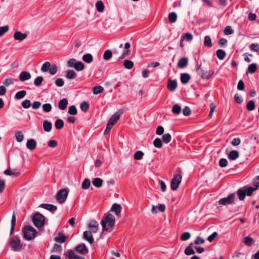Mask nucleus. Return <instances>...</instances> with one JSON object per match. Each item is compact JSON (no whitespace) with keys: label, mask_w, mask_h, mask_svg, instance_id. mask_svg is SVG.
I'll return each mask as SVG.
<instances>
[{"label":"nucleus","mask_w":259,"mask_h":259,"mask_svg":"<svg viewBox=\"0 0 259 259\" xmlns=\"http://www.w3.org/2000/svg\"><path fill=\"white\" fill-rule=\"evenodd\" d=\"M103 231H110L115 224V218L110 213L105 214L101 222Z\"/></svg>","instance_id":"obj_1"},{"label":"nucleus","mask_w":259,"mask_h":259,"mask_svg":"<svg viewBox=\"0 0 259 259\" xmlns=\"http://www.w3.org/2000/svg\"><path fill=\"white\" fill-rule=\"evenodd\" d=\"M24 238L26 240L33 239L37 234L36 230L30 226H25L22 230Z\"/></svg>","instance_id":"obj_2"},{"label":"nucleus","mask_w":259,"mask_h":259,"mask_svg":"<svg viewBox=\"0 0 259 259\" xmlns=\"http://www.w3.org/2000/svg\"><path fill=\"white\" fill-rule=\"evenodd\" d=\"M67 66L73 67L76 70L80 71L84 68V64L81 61H77L75 59H70L67 62Z\"/></svg>","instance_id":"obj_3"},{"label":"nucleus","mask_w":259,"mask_h":259,"mask_svg":"<svg viewBox=\"0 0 259 259\" xmlns=\"http://www.w3.org/2000/svg\"><path fill=\"white\" fill-rule=\"evenodd\" d=\"M32 221L34 225L37 228H41L44 226L45 224V217L40 213H35L32 218Z\"/></svg>","instance_id":"obj_4"},{"label":"nucleus","mask_w":259,"mask_h":259,"mask_svg":"<svg viewBox=\"0 0 259 259\" xmlns=\"http://www.w3.org/2000/svg\"><path fill=\"white\" fill-rule=\"evenodd\" d=\"M10 246L12 250L14 251H19L22 248L20 240L17 236H14L12 237L10 242Z\"/></svg>","instance_id":"obj_5"},{"label":"nucleus","mask_w":259,"mask_h":259,"mask_svg":"<svg viewBox=\"0 0 259 259\" xmlns=\"http://www.w3.org/2000/svg\"><path fill=\"white\" fill-rule=\"evenodd\" d=\"M196 72L201 78L207 79H208L213 74L212 72L207 70L198 65H197Z\"/></svg>","instance_id":"obj_6"},{"label":"nucleus","mask_w":259,"mask_h":259,"mask_svg":"<svg viewBox=\"0 0 259 259\" xmlns=\"http://www.w3.org/2000/svg\"><path fill=\"white\" fill-rule=\"evenodd\" d=\"M68 191L66 189H62L59 190L56 196L57 201L59 203H64L67 197Z\"/></svg>","instance_id":"obj_7"},{"label":"nucleus","mask_w":259,"mask_h":259,"mask_svg":"<svg viewBox=\"0 0 259 259\" xmlns=\"http://www.w3.org/2000/svg\"><path fill=\"white\" fill-rule=\"evenodd\" d=\"M235 197V196L234 193H230L227 197L220 199L218 201V203L222 205L232 204L234 203Z\"/></svg>","instance_id":"obj_8"},{"label":"nucleus","mask_w":259,"mask_h":259,"mask_svg":"<svg viewBox=\"0 0 259 259\" xmlns=\"http://www.w3.org/2000/svg\"><path fill=\"white\" fill-rule=\"evenodd\" d=\"M182 181V176L180 174L174 176L171 181V188L172 190H176Z\"/></svg>","instance_id":"obj_9"},{"label":"nucleus","mask_w":259,"mask_h":259,"mask_svg":"<svg viewBox=\"0 0 259 259\" xmlns=\"http://www.w3.org/2000/svg\"><path fill=\"white\" fill-rule=\"evenodd\" d=\"M131 45L129 42H126L124 44L123 50L121 56L119 57V60H122L125 58H127L131 53L130 50Z\"/></svg>","instance_id":"obj_10"},{"label":"nucleus","mask_w":259,"mask_h":259,"mask_svg":"<svg viewBox=\"0 0 259 259\" xmlns=\"http://www.w3.org/2000/svg\"><path fill=\"white\" fill-rule=\"evenodd\" d=\"M83 236L84 239L87 240L90 244L94 242V239L93 237L92 233L91 231H86L83 232Z\"/></svg>","instance_id":"obj_11"},{"label":"nucleus","mask_w":259,"mask_h":259,"mask_svg":"<svg viewBox=\"0 0 259 259\" xmlns=\"http://www.w3.org/2000/svg\"><path fill=\"white\" fill-rule=\"evenodd\" d=\"M157 208H158L159 211L161 212H164L165 210V206L163 204H159L158 207L157 206H155L154 205H152L151 212L153 214H156L157 213Z\"/></svg>","instance_id":"obj_12"},{"label":"nucleus","mask_w":259,"mask_h":259,"mask_svg":"<svg viewBox=\"0 0 259 259\" xmlns=\"http://www.w3.org/2000/svg\"><path fill=\"white\" fill-rule=\"evenodd\" d=\"M177 82L176 80L169 79L167 82V88L171 91H174L177 88Z\"/></svg>","instance_id":"obj_13"},{"label":"nucleus","mask_w":259,"mask_h":259,"mask_svg":"<svg viewBox=\"0 0 259 259\" xmlns=\"http://www.w3.org/2000/svg\"><path fill=\"white\" fill-rule=\"evenodd\" d=\"M31 78V74L27 71H22L19 75V79L21 81H25Z\"/></svg>","instance_id":"obj_14"},{"label":"nucleus","mask_w":259,"mask_h":259,"mask_svg":"<svg viewBox=\"0 0 259 259\" xmlns=\"http://www.w3.org/2000/svg\"><path fill=\"white\" fill-rule=\"evenodd\" d=\"M26 33H23L20 31H16L14 34V38L16 40L22 41L27 37Z\"/></svg>","instance_id":"obj_15"},{"label":"nucleus","mask_w":259,"mask_h":259,"mask_svg":"<svg viewBox=\"0 0 259 259\" xmlns=\"http://www.w3.org/2000/svg\"><path fill=\"white\" fill-rule=\"evenodd\" d=\"M75 250L76 251L81 254H85L88 252V249L84 244H81L77 245L75 248Z\"/></svg>","instance_id":"obj_16"},{"label":"nucleus","mask_w":259,"mask_h":259,"mask_svg":"<svg viewBox=\"0 0 259 259\" xmlns=\"http://www.w3.org/2000/svg\"><path fill=\"white\" fill-rule=\"evenodd\" d=\"M16 214L14 212H13L11 222V229H10V235H11L13 234L14 230H15V227L16 225Z\"/></svg>","instance_id":"obj_17"},{"label":"nucleus","mask_w":259,"mask_h":259,"mask_svg":"<svg viewBox=\"0 0 259 259\" xmlns=\"http://www.w3.org/2000/svg\"><path fill=\"white\" fill-rule=\"evenodd\" d=\"M188 63V60L187 58H181L178 63V67L180 68H183L185 67Z\"/></svg>","instance_id":"obj_18"},{"label":"nucleus","mask_w":259,"mask_h":259,"mask_svg":"<svg viewBox=\"0 0 259 259\" xmlns=\"http://www.w3.org/2000/svg\"><path fill=\"white\" fill-rule=\"evenodd\" d=\"M40 207L50 211H55L57 209L56 206L51 204L42 203L40 205Z\"/></svg>","instance_id":"obj_19"},{"label":"nucleus","mask_w":259,"mask_h":259,"mask_svg":"<svg viewBox=\"0 0 259 259\" xmlns=\"http://www.w3.org/2000/svg\"><path fill=\"white\" fill-rule=\"evenodd\" d=\"M26 147L28 149L33 150L36 147V142L33 139H29L27 142Z\"/></svg>","instance_id":"obj_20"},{"label":"nucleus","mask_w":259,"mask_h":259,"mask_svg":"<svg viewBox=\"0 0 259 259\" xmlns=\"http://www.w3.org/2000/svg\"><path fill=\"white\" fill-rule=\"evenodd\" d=\"M239 152L237 150H232L228 154V158L231 160H235L239 157Z\"/></svg>","instance_id":"obj_21"},{"label":"nucleus","mask_w":259,"mask_h":259,"mask_svg":"<svg viewBox=\"0 0 259 259\" xmlns=\"http://www.w3.org/2000/svg\"><path fill=\"white\" fill-rule=\"evenodd\" d=\"M67 238V237L64 236V235L63 233L59 232L58 234V236L55 237V240L57 242H58L59 243H62L66 241Z\"/></svg>","instance_id":"obj_22"},{"label":"nucleus","mask_w":259,"mask_h":259,"mask_svg":"<svg viewBox=\"0 0 259 259\" xmlns=\"http://www.w3.org/2000/svg\"><path fill=\"white\" fill-rule=\"evenodd\" d=\"M180 79L183 84H186L190 80L191 76L188 73H183L181 74Z\"/></svg>","instance_id":"obj_23"},{"label":"nucleus","mask_w":259,"mask_h":259,"mask_svg":"<svg viewBox=\"0 0 259 259\" xmlns=\"http://www.w3.org/2000/svg\"><path fill=\"white\" fill-rule=\"evenodd\" d=\"M121 206L117 203H114L111 208V211L115 212L116 215L119 216L121 212Z\"/></svg>","instance_id":"obj_24"},{"label":"nucleus","mask_w":259,"mask_h":259,"mask_svg":"<svg viewBox=\"0 0 259 259\" xmlns=\"http://www.w3.org/2000/svg\"><path fill=\"white\" fill-rule=\"evenodd\" d=\"M98 227V224L97 222L95 221H91L88 224V227L92 229V231L94 233H95L97 231Z\"/></svg>","instance_id":"obj_25"},{"label":"nucleus","mask_w":259,"mask_h":259,"mask_svg":"<svg viewBox=\"0 0 259 259\" xmlns=\"http://www.w3.org/2000/svg\"><path fill=\"white\" fill-rule=\"evenodd\" d=\"M82 59L84 62L90 64L93 61V57L91 54L87 53L83 55Z\"/></svg>","instance_id":"obj_26"},{"label":"nucleus","mask_w":259,"mask_h":259,"mask_svg":"<svg viewBox=\"0 0 259 259\" xmlns=\"http://www.w3.org/2000/svg\"><path fill=\"white\" fill-rule=\"evenodd\" d=\"M68 103V100L66 98L61 100L58 103L59 109L61 110L65 109L67 106Z\"/></svg>","instance_id":"obj_27"},{"label":"nucleus","mask_w":259,"mask_h":259,"mask_svg":"<svg viewBox=\"0 0 259 259\" xmlns=\"http://www.w3.org/2000/svg\"><path fill=\"white\" fill-rule=\"evenodd\" d=\"M237 194L238 196V199L241 201L244 200L245 197V196L246 195V194L243 188L242 189H239L237 191Z\"/></svg>","instance_id":"obj_28"},{"label":"nucleus","mask_w":259,"mask_h":259,"mask_svg":"<svg viewBox=\"0 0 259 259\" xmlns=\"http://www.w3.org/2000/svg\"><path fill=\"white\" fill-rule=\"evenodd\" d=\"M52 124L51 122L45 120L43 122V128L46 132H49L51 131Z\"/></svg>","instance_id":"obj_29"},{"label":"nucleus","mask_w":259,"mask_h":259,"mask_svg":"<svg viewBox=\"0 0 259 259\" xmlns=\"http://www.w3.org/2000/svg\"><path fill=\"white\" fill-rule=\"evenodd\" d=\"M76 73L73 70H69L66 72V77L67 79H72L76 77Z\"/></svg>","instance_id":"obj_30"},{"label":"nucleus","mask_w":259,"mask_h":259,"mask_svg":"<svg viewBox=\"0 0 259 259\" xmlns=\"http://www.w3.org/2000/svg\"><path fill=\"white\" fill-rule=\"evenodd\" d=\"M168 20L170 23H174L176 22L177 15L175 12H171L168 14Z\"/></svg>","instance_id":"obj_31"},{"label":"nucleus","mask_w":259,"mask_h":259,"mask_svg":"<svg viewBox=\"0 0 259 259\" xmlns=\"http://www.w3.org/2000/svg\"><path fill=\"white\" fill-rule=\"evenodd\" d=\"M123 65L126 69H131L134 66V63L131 60H125L123 61Z\"/></svg>","instance_id":"obj_32"},{"label":"nucleus","mask_w":259,"mask_h":259,"mask_svg":"<svg viewBox=\"0 0 259 259\" xmlns=\"http://www.w3.org/2000/svg\"><path fill=\"white\" fill-rule=\"evenodd\" d=\"M257 70V66L255 63H252L250 64L247 68L246 73L248 72L250 73H254Z\"/></svg>","instance_id":"obj_33"},{"label":"nucleus","mask_w":259,"mask_h":259,"mask_svg":"<svg viewBox=\"0 0 259 259\" xmlns=\"http://www.w3.org/2000/svg\"><path fill=\"white\" fill-rule=\"evenodd\" d=\"M93 184L97 188H100L103 184V180L99 178L94 179L93 181Z\"/></svg>","instance_id":"obj_34"},{"label":"nucleus","mask_w":259,"mask_h":259,"mask_svg":"<svg viewBox=\"0 0 259 259\" xmlns=\"http://www.w3.org/2000/svg\"><path fill=\"white\" fill-rule=\"evenodd\" d=\"M171 111L174 114H179L182 111V109L179 105L175 104L172 108Z\"/></svg>","instance_id":"obj_35"},{"label":"nucleus","mask_w":259,"mask_h":259,"mask_svg":"<svg viewBox=\"0 0 259 259\" xmlns=\"http://www.w3.org/2000/svg\"><path fill=\"white\" fill-rule=\"evenodd\" d=\"M96 7L99 12H102L104 9V5L102 1H98L96 3Z\"/></svg>","instance_id":"obj_36"},{"label":"nucleus","mask_w":259,"mask_h":259,"mask_svg":"<svg viewBox=\"0 0 259 259\" xmlns=\"http://www.w3.org/2000/svg\"><path fill=\"white\" fill-rule=\"evenodd\" d=\"M243 188L245 191L246 195L248 196L252 195L253 192L255 191V190L252 187L244 186Z\"/></svg>","instance_id":"obj_37"},{"label":"nucleus","mask_w":259,"mask_h":259,"mask_svg":"<svg viewBox=\"0 0 259 259\" xmlns=\"http://www.w3.org/2000/svg\"><path fill=\"white\" fill-rule=\"evenodd\" d=\"M55 127L58 130L62 128L64 126V122L62 119H57L55 123Z\"/></svg>","instance_id":"obj_38"},{"label":"nucleus","mask_w":259,"mask_h":259,"mask_svg":"<svg viewBox=\"0 0 259 259\" xmlns=\"http://www.w3.org/2000/svg\"><path fill=\"white\" fill-rule=\"evenodd\" d=\"M16 80L13 78H6L4 79L3 83L6 86L13 85Z\"/></svg>","instance_id":"obj_39"},{"label":"nucleus","mask_w":259,"mask_h":259,"mask_svg":"<svg viewBox=\"0 0 259 259\" xmlns=\"http://www.w3.org/2000/svg\"><path fill=\"white\" fill-rule=\"evenodd\" d=\"M218 58L220 60H223L226 56V52L222 49L218 50L216 52Z\"/></svg>","instance_id":"obj_40"},{"label":"nucleus","mask_w":259,"mask_h":259,"mask_svg":"<svg viewBox=\"0 0 259 259\" xmlns=\"http://www.w3.org/2000/svg\"><path fill=\"white\" fill-rule=\"evenodd\" d=\"M144 154L142 151H137L134 154V158L136 160H141L143 158Z\"/></svg>","instance_id":"obj_41"},{"label":"nucleus","mask_w":259,"mask_h":259,"mask_svg":"<svg viewBox=\"0 0 259 259\" xmlns=\"http://www.w3.org/2000/svg\"><path fill=\"white\" fill-rule=\"evenodd\" d=\"M93 92L94 94H98L102 93L104 91V88L103 87L98 85L94 87L92 89Z\"/></svg>","instance_id":"obj_42"},{"label":"nucleus","mask_w":259,"mask_h":259,"mask_svg":"<svg viewBox=\"0 0 259 259\" xmlns=\"http://www.w3.org/2000/svg\"><path fill=\"white\" fill-rule=\"evenodd\" d=\"M204 45L205 47H207L209 48L211 47L212 46V43H211V39L210 37V36L207 35L205 36L204 39Z\"/></svg>","instance_id":"obj_43"},{"label":"nucleus","mask_w":259,"mask_h":259,"mask_svg":"<svg viewBox=\"0 0 259 259\" xmlns=\"http://www.w3.org/2000/svg\"><path fill=\"white\" fill-rule=\"evenodd\" d=\"M51 66V63L49 62H45L41 67V70L42 72H47L49 71Z\"/></svg>","instance_id":"obj_44"},{"label":"nucleus","mask_w":259,"mask_h":259,"mask_svg":"<svg viewBox=\"0 0 259 259\" xmlns=\"http://www.w3.org/2000/svg\"><path fill=\"white\" fill-rule=\"evenodd\" d=\"M44 80V78L42 76H37L34 80V84L36 87H39L42 84Z\"/></svg>","instance_id":"obj_45"},{"label":"nucleus","mask_w":259,"mask_h":259,"mask_svg":"<svg viewBox=\"0 0 259 259\" xmlns=\"http://www.w3.org/2000/svg\"><path fill=\"white\" fill-rule=\"evenodd\" d=\"M26 95V92L24 90L18 92L15 95V98L17 99H21Z\"/></svg>","instance_id":"obj_46"},{"label":"nucleus","mask_w":259,"mask_h":259,"mask_svg":"<svg viewBox=\"0 0 259 259\" xmlns=\"http://www.w3.org/2000/svg\"><path fill=\"white\" fill-rule=\"evenodd\" d=\"M68 113L69 114L71 115H76L77 113V111L76 107L74 105L70 106L68 108Z\"/></svg>","instance_id":"obj_47"},{"label":"nucleus","mask_w":259,"mask_h":259,"mask_svg":"<svg viewBox=\"0 0 259 259\" xmlns=\"http://www.w3.org/2000/svg\"><path fill=\"white\" fill-rule=\"evenodd\" d=\"M120 113H115L111 117L109 120L112 121L113 123L115 124L117 121V120L120 118Z\"/></svg>","instance_id":"obj_48"},{"label":"nucleus","mask_w":259,"mask_h":259,"mask_svg":"<svg viewBox=\"0 0 259 259\" xmlns=\"http://www.w3.org/2000/svg\"><path fill=\"white\" fill-rule=\"evenodd\" d=\"M162 139L164 143L167 144L170 142L171 136L169 133L165 134L163 135Z\"/></svg>","instance_id":"obj_49"},{"label":"nucleus","mask_w":259,"mask_h":259,"mask_svg":"<svg viewBox=\"0 0 259 259\" xmlns=\"http://www.w3.org/2000/svg\"><path fill=\"white\" fill-rule=\"evenodd\" d=\"M15 138L17 142H21L24 139V136L20 131H18L15 133Z\"/></svg>","instance_id":"obj_50"},{"label":"nucleus","mask_w":259,"mask_h":259,"mask_svg":"<svg viewBox=\"0 0 259 259\" xmlns=\"http://www.w3.org/2000/svg\"><path fill=\"white\" fill-rule=\"evenodd\" d=\"M91 185V181L89 179H85L82 182L81 187L82 189L87 190Z\"/></svg>","instance_id":"obj_51"},{"label":"nucleus","mask_w":259,"mask_h":259,"mask_svg":"<svg viewBox=\"0 0 259 259\" xmlns=\"http://www.w3.org/2000/svg\"><path fill=\"white\" fill-rule=\"evenodd\" d=\"M4 174L8 176H13L15 177H17L20 175L19 172H14L10 169H7L4 172Z\"/></svg>","instance_id":"obj_52"},{"label":"nucleus","mask_w":259,"mask_h":259,"mask_svg":"<svg viewBox=\"0 0 259 259\" xmlns=\"http://www.w3.org/2000/svg\"><path fill=\"white\" fill-rule=\"evenodd\" d=\"M153 145L156 148H161L162 147V143L161 139L159 138L155 139L153 142Z\"/></svg>","instance_id":"obj_53"},{"label":"nucleus","mask_w":259,"mask_h":259,"mask_svg":"<svg viewBox=\"0 0 259 259\" xmlns=\"http://www.w3.org/2000/svg\"><path fill=\"white\" fill-rule=\"evenodd\" d=\"M112 55V52L110 50H107L104 52L103 58L105 60H108L111 58Z\"/></svg>","instance_id":"obj_54"},{"label":"nucleus","mask_w":259,"mask_h":259,"mask_svg":"<svg viewBox=\"0 0 259 259\" xmlns=\"http://www.w3.org/2000/svg\"><path fill=\"white\" fill-rule=\"evenodd\" d=\"M247 109L248 111H252L255 109V104L253 101H249L246 106Z\"/></svg>","instance_id":"obj_55"},{"label":"nucleus","mask_w":259,"mask_h":259,"mask_svg":"<svg viewBox=\"0 0 259 259\" xmlns=\"http://www.w3.org/2000/svg\"><path fill=\"white\" fill-rule=\"evenodd\" d=\"M42 108L44 112H49L52 110V107L50 103H46L42 105Z\"/></svg>","instance_id":"obj_56"},{"label":"nucleus","mask_w":259,"mask_h":259,"mask_svg":"<svg viewBox=\"0 0 259 259\" xmlns=\"http://www.w3.org/2000/svg\"><path fill=\"white\" fill-rule=\"evenodd\" d=\"M80 108L82 111L86 112L89 108V105L87 102L83 101L81 103Z\"/></svg>","instance_id":"obj_57"},{"label":"nucleus","mask_w":259,"mask_h":259,"mask_svg":"<svg viewBox=\"0 0 259 259\" xmlns=\"http://www.w3.org/2000/svg\"><path fill=\"white\" fill-rule=\"evenodd\" d=\"M191 237V234L189 232H184L181 236V239L182 241H186L188 240Z\"/></svg>","instance_id":"obj_58"},{"label":"nucleus","mask_w":259,"mask_h":259,"mask_svg":"<svg viewBox=\"0 0 259 259\" xmlns=\"http://www.w3.org/2000/svg\"><path fill=\"white\" fill-rule=\"evenodd\" d=\"M57 66L56 65H53L52 66H51V67L49 70V71L50 74L53 75L56 74V73L57 72Z\"/></svg>","instance_id":"obj_59"},{"label":"nucleus","mask_w":259,"mask_h":259,"mask_svg":"<svg viewBox=\"0 0 259 259\" xmlns=\"http://www.w3.org/2000/svg\"><path fill=\"white\" fill-rule=\"evenodd\" d=\"M21 105L23 108L27 109L31 106L30 101L28 99H26L21 103Z\"/></svg>","instance_id":"obj_60"},{"label":"nucleus","mask_w":259,"mask_h":259,"mask_svg":"<svg viewBox=\"0 0 259 259\" xmlns=\"http://www.w3.org/2000/svg\"><path fill=\"white\" fill-rule=\"evenodd\" d=\"M185 253L187 255H190L195 253L194 250L190 247H186L184 251Z\"/></svg>","instance_id":"obj_61"},{"label":"nucleus","mask_w":259,"mask_h":259,"mask_svg":"<svg viewBox=\"0 0 259 259\" xmlns=\"http://www.w3.org/2000/svg\"><path fill=\"white\" fill-rule=\"evenodd\" d=\"M205 241L203 238L201 237H197L194 241V243L196 245L203 244Z\"/></svg>","instance_id":"obj_62"},{"label":"nucleus","mask_w":259,"mask_h":259,"mask_svg":"<svg viewBox=\"0 0 259 259\" xmlns=\"http://www.w3.org/2000/svg\"><path fill=\"white\" fill-rule=\"evenodd\" d=\"M62 251V247L61 245L55 244L53 248L52 251L55 252H61Z\"/></svg>","instance_id":"obj_63"},{"label":"nucleus","mask_w":259,"mask_h":259,"mask_svg":"<svg viewBox=\"0 0 259 259\" xmlns=\"http://www.w3.org/2000/svg\"><path fill=\"white\" fill-rule=\"evenodd\" d=\"M250 49L253 51L259 52V45L257 43H253L250 46Z\"/></svg>","instance_id":"obj_64"}]
</instances>
